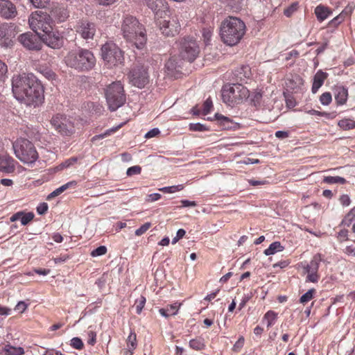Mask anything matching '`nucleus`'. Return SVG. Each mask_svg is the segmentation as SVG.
<instances>
[{"label":"nucleus","mask_w":355,"mask_h":355,"mask_svg":"<svg viewBox=\"0 0 355 355\" xmlns=\"http://www.w3.org/2000/svg\"><path fill=\"white\" fill-rule=\"evenodd\" d=\"M12 91L15 98L27 105L37 106L44 100V88L33 73L15 75Z\"/></svg>","instance_id":"f257e3e1"},{"label":"nucleus","mask_w":355,"mask_h":355,"mask_svg":"<svg viewBox=\"0 0 355 355\" xmlns=\"http://www.w3.org/2000/svg\"><path fill=\"white\" fill-rule=\"evenodd\" d=\"M245 33V25L237 17H230L225 19L220 27V35L222 41L229 46L238 44Z\"/></svg>","instance_id":"f03ea898"},{"label":"nucleus","mask_w":355,"mask_h":355,"mask_svg":"<svg viewBox=\"0 0 355 355\" xmlns=\"http://www.w3.org/2000/svg\"><path fill=\"white\" fill-rule=\"evenodd\" d=\"M121 31L123 37L133 43L138 49H141L146 44V37L144 29L135 17L130 15L125 16L121 24Z\"/></svg>","instance_id":"7ed1b4c3"},{"label":"nucleus","mask_w":355,"mask_h":355,"mask_svg":"<svg viewBox=\"0 0 355 355\" xmlns=\"http://www.w3.org/2000/svg\"><path fill=\"white\" fill-rule=\"evenodd\" d=\"M67 66L79 71H89L96 64L94 54L87 49H78L68 53L64 58Z\"/></svg>","instance_id":"20e7f679"},{"label":"nucleus","mask_w":355,"mask_h":355,"mask_svg":"<svg viewBox=\"0 0 355 355\" xmlns=\"http://www.w3.org/2000/svg\"><path fill=\"white\" fill-rule=\"evenodd\" d=\"M250 93L247 87L241 84L225 85L221 90L223 103L234 106L249 97Z\"/></svg>","instance_id":"39448f33"},{"label":"nucleus","mask_w":355,"mask_h":355,"mask_svg":"<svg viewBox=\"0 0 355 355\" xmlns=\"http://www.w3.org/2000/svg\"><path fill=\"white\" fill-rule=\"evenodd\" d=\"M12 147L16 157L25 164H33L38 159L35 146L26 139H17Z\"/></svg>","instance_id":"423d86ee"},{"label":"nucleus","mask_w":355,"mask_h":355,"mask_svg":"<svg viewBox=\"0 0 355 355\" xmlns=\"http://www.w3.org/2000/svg\"><path fill=\"white\" fill-rule=\"evenodd\" d=\"M105 98L110 110L115 111L126 101L123 86L120 81L113 82L105 90Z\"/></svg>","instance_id":"0eeeda50"},{"label":"nucleus","mask_w":355,"mask_h":355,"mask_svg":"<svg viewBox=\"0 0 355 355\" xmlns=\"http://www.w3.org/2000/svg\"><path fill=\"white\" fill-rule=\"evenodd\" d=\"M101 55L109 67L117 66L123 62V53L114 43L107 42L103 45Z\"/></svg>","instance_id":"6e6552de"},{"label":"nucleus","mask_w":355,"mask_h":355,"mask_svg":"<svg viewBox=\"0 0 355 355\" xmlns=\"http://www.w3.org/2000/svg\"><path fill=\"white\" fill-rule=\"evenodd\" d=\"M28 23L31 28L37 35H40L39 31L43 33L50 31L52 27L51 16L41 10L33 12L28 19Z\"/></svg>","instance_id":"1a4fd4ad"},{"label":"nucleus","mask_w":355,"mask_h":355,"mask_svg":"<svg viewBox=\"0 0 355 355\" xmlns=\"http://www.w3.org/2000/svg\"><path fill=\"white\" fill-rule=\"evenodd\" d=\"M199 47L196 40L187 37L180 42V55L183 60L193 62L198 57Z\"/></svg>","instance_id":"9d476101"},{"label":"nucleus","mask_w":355,"mask_h":355,"mask_svg":"<svg viewBox=\"0 0 355 355\" xmlns=\"http://www.w3.org/2000/svg\"><path fill=\"white\" fill-rule=\"evenodd\" d=\"M128 76L131 84L140 89L148 83V73L144 67H135L130 71Z\"/></svg>","instance_id":"9b49d317"},{"label":"nucleus","mask_w":355,"mask_h":355,"mask_svg":"<svg viewBox=\"0 0 355 355\" xmlns=\"http://www.w3.org/2000/svg\"><path fill=\"white\" fill-rule=\"evenodd\" d=\"M51 124L55 130L64 136L69 135L73 131V126L71 122L63 115L57 114L53 116L51 120Z\"/></svg>","instance_id":"f8f14e48"},{"label":"nucleus","mask_w":355,"mask_h":355,"mask_svg":"<svg viewBox=\"0 0 355 355\" xmlns=\"http://www.w3.org/2000/svg\"><path fill=\"white\" fill-rule=\"evenodd\" d=\"M19 42L29 50H40L42 46V42L39 35L33 34L30 32L23 33L18 37Z\"/></svg>","instance_id":"ddd939ff"},{"label":"nucleus","mask_w":355,"mask_h":355,"mask_svg":"<svg viewBox=\"0 0 355 355\" xmlns=\"http://www.w3.org/2000/svg\"><path fill=\"white\" fill-rule=\"evenodd\" d=\"M49 31L43 33L40 36V40L52 49L60 48L63 44L62 37L58 31H53V27Z\"/></svg>","instance_id":"4468645a"},{"label":"nucleus","mask_w":355,"mask_h":355,"mask_svg":"<svg viewBox=\"0 0 355 355\" xmlns=\"http://www.w3.org/2000/svg\"><path fill=\"white\" fill-rule=\"evenodd\" d=\"M76 32L85 39H92L96 33V26L88 20H80L76 26Z\"/></svg>","instance_id":"2eb2a0df"},{"label":"nucleus","mask_w":355,"mask_h":355,"mask_svg":"<svg viewBox=\"0 0 355 355\" xmlns=\"http://www.w3.org/2000/svg\"><path fill=\"white\" fill-rule=\"evenodd\" d=\"M159 23L162 33L167 37H173L179 33L180 25L175 18L171 20H164Z\"/></svg>","instance_id":"dca6fc26"},{"label":"nucleus","mask_w":355,"mask_h":355,"mask_svg":"<svg viewBox=\"0 0 355 355\" xmlns=\"http://www.w3.org/2000/svg\"><path fill=\"white\" fill-rule=\"evenodd\" d=\"M14 29L9 24H3L0 26V46L8 47L12 44L14 37Z\"/></svg>","instance_id":"f3484780"},{"label":"nucleus","mask_w":355,"mask_h":355,"mask_svg":"<svg viewBox=\"0 0 355 355\" xmlns=\"http://www.w3.org/2000/svg\"><path fill=\"white\" fill-rule=\"evenodd\" d=\"M147 6L155 15L162 17L163 13L168 10L167 3L165 0H146Z\"/></svg>","instance_id":"a211bd4d"},{"label":"nucleus","mask_w":355,"mask_h":355,"mask_svg":"<svg viewBox=\"0 0 355 355\" xmlns=\"http://www.w3.org/2000/svg\"><path fill=\"white\" fill-rule=\"evenodd\" d=\"M0 14L6 19L12 18L15 17L17 14L16 8L12 2L6 0H1Z\"/></svg>","instance_id":"6ab92c4d"},{"label":"nucleus","mask_w":355,"mask_h":355,"mask_svg":"<svg viewBox=\"0 0 355 355\" xmlns=\"http://www.w3.org/2000/svg\"><path fill=\"white\" fill-rule=\"evenodd\" d=\"M335 101L338 105L345 104L348 97V90L343 86H336L334 89Z\"/></svg>","instance_id":"aec40b11"},{"label":"nucleus","mask_w":355,"mask_h":355,"mask_svg":"<svg viewBox=\"0 0 355 355\" xmlns=\"http://www.w3.org/2000/svg\"><path fill=\"white\" fill-rule=\"evenodd\" d=\"M33 212L18 211L14 214L10 218L11 222L20 220L21 225H26L34 218Z\"/></svg>","instance_id":"412c9836"},{"label":"nucleus","mask_w":355,"mask_h":355,"mask_svg":"<svg viewBox=\"0 0 355 355\" xmlns=\"http://www.w3.org/2000/svg\"><path fill=\"white\" fill-rule=\"evenodd\" d=\"M14 159L8 155H0V171L10 173L15 169Z\"/></svg>","instance_id":"4be33fe9"},{"label":"nucleus","mask_w":355,"mask_h":355,"mask_svg":"<svg viewBox=\"0 0 355 355\" xmlns=\"http://www.w3.org/2000/svg\"><path fill=\"white\" fill-rule=\"evenodd\" d=\"M327 73L319 70L313 76V81L312 85L311 91L315 94L319 88L323 85L325 79L327 78Z\"/></svg>","instance_id":"5701e85b"},{"label":"nucleus","mask_w":355,"mask_h":355,"mask_svg":"<svg viewBox=\"0 0 355 355\" xmlns=\"http://www.w3.org/2000/svg\"><path fill=\"white\" fill-rule=\"evenodd\" d=\"M322 258L320 254H316L313 256L309 264L304 267L306 272H318L320 262Z\"/></svg>","instance_id":"b1692460"},{"label":"nucleus","mask_w":355,"mask_h":355,"mask_svg":"<svg viewBox=\"0 0 355 355\" xmlns=\"http://www.w3.org/2000/svg\"><path fill=\"white\" fill-rule=\"evenodd\" d=\"M180 304L175 302L173 304L167 305L164 308L159 309V313L164 318H168L178 313Z\"/></svg>","instance_id":"393cba45"},{"label":"nucleus","mask_w":355,"mask_h":355,"mask_svg":"<svg viewBox=\"0 0 355 355\" xmlns=\"http://www.w3.org/2000/svg\"><path fill=\"white\" fill-rule=\"evenodd\" d=\"M315 14L318 20L322 21L331 14V11L324 6H318L315 9Z\"/></svg>","instance_id":"a878e982"},{"label":"nucleus","mask_w":355,"mask_h":355,"mask_svg":"<svg viewBox=\"0 0 355 355\" xmlns=\"http://www.w3.org/2000/svg\"><path fill=\"white\" fill-rule=\"evenodd\" d=\"M76 181H71V182H69L63 185H62L61 187H58V189H56L55 190H54L53 192H51L47 197V199L48 200H50L54 197H56L59 195H60L62 193H63L64 191H66L67 189L71 187H74L76 185Z\"/></svg>","instance_id":"bb28decb"},{"label":"nucleus","mask_w":355,"mask_h":355,"mask_svg":"<svg viewBox=\"0 0 355 355\" xmlns=\"http://www.w3.org/2000/svg\"><path fill=\"white\" fill-rule=\"evenodd\" d=\"M2 351L6 355H23L24 354V348L21 347H14L10 344L6 345L2 348Z\"/></svg>","instance_id":"cd10ccee"},{"label":"nucleus","mask_w":355,"mask_h":355,"mask_svg":"<svg viewBox=\"0 0 355 355\" xmlns=\"http://www.w3.org/2000/svg\"><path fill=\"white\" fill-rule=\"evenodd\" d=\"M284 248L282 245L279 241L272 243L269 247L264 250V254L266 256L274 254L276 252L283 251Z\"/></svg>","instance_id":"c85d7f7f"},{"label":"nucleus","mask_w":355,"mask_h":355,"mask_svg":"<svg viewBox=\"0 0 355 355\" xmlns=\"http://www.w3.org/2000/svg\"><path fill=\"white\" fill-rule=\"evenodd\" d=\"M277 319V313L273 311H268L263 318V322H266L267 327L272 326Z\"/></svg>","instance_id":"c756f323"},{"label":"nucleus","mask_w":355,"mask_h":355,"mask_svg":"<svg viewBox=\"0 0 355 355\" xmlns=\"http://www.w3.org/2000/svg\"><path fill=\"white\" fill-rule=\"evenodd\" d=\"M52 15L56 18L58 21H64L69 17L68 12L64 8H56L52 10Z\"/></svg>","instance_id":"7c9ffc66"},{"label":"nucleus","mask_w":355,"mask_h":355,"mask_svg":"<svg viewBox=\"0 0 355 355\" xmlns=\"http://www.w3.org/2000/svg\"><path fill=\"white\" fill-rule=\"evenodd\" d=\"M338 125L343 130H348L355 128V121L350 119H343L338 121Z\"/></svg>","instance_id":"2f4dec72"},{"label":"nucleus","mask_w":355,"mask_h":355,"mask_svg":"<svg viewBox=\"0 0 355 355\" xmlns=\"http://www.w3.org/2000/svg\"><path fill=\"white\" fill-rule=\"evenodd\" d=\"M323 182L327 184H344L346 183V180L340 176H326L323 179Z\"/></svg>","instance_id":"473e14b6"},{"label":"nucleus","mask_w":355,"mask_h":355,"mask_svg":"<svg viewBox=\"0 0 355 355\" xmlns=\"http://www.w3.org/2000/svg\"><path fill=\"white\" fill-rule=\"evenodd\" d=\"M137 336L133 331L130 333L127 338V347L129 351H133L137 347Z\"/></svg>","instance_id":"72a5a7b5"},{"label":"nucleus","mask_w":355,"mask_h":355,"mask_svg":"<svg viewBox=\"0 0 355 355\" xmlns=\"http://www.w3.org/2000/svg\"><path fill=\"white\" fill-rule=\"evenodd\" d=\"M353 221H355V207H353L345 216L344 219L342 220V224L346 226H349Z\"/></svg>","instance_id":"f704fd0d"},{"label":"nucleus","mask_w":355,"mask_h":355,"mask_svg":"<svg viewBox=\"0 0 355 355\" xmlns=\"http://www.w3.org/2000/svg\"><path fill=\"white\" fill-rule=\"evenodd\" d=\"M189 346L193 349L201 350L205 347V344L202 338H196L189 341Z\"/></svg>","instance_id":"c9c22d12"},{"label":"nucleus","mask_w":355,"mask_h":355,"mask_svg":"<svg viewBox=\"0 0 355 355\" xmlns=\"http://www.w3.org/2000/svg\"><path fill=\"white\" fill-rule=\"evenodd\" d=\"M227 5L233 11L239 10L243 6V0H225Z\"/></svg>","instance_id":"e433bc0d"},{"label":"nucleus","mask_w":355,"mask_h":355,"mask_svg":"<svg viewBox=\"0 0 355 355\" xmlns=\"http://www.w3.org/2000/svg\"><path fill=\"white\" fill-rule=\"evenodd\" d=\"M184 189L183 184H178L171 187H164L159 189V191L166 193H173L176 191H182Z\"/></svg>","instance_id":"4c0bfd02"},{"label":"nucleus","mask_w":355,"mask_h":355,"mask_svg":"<svg viewBox=\"0 0 355 355\" xmlns=\"http://www.w3.org/2000/svg\"><path fill=\"white\" fill-rule=\"evenodd\" d=\"M146 304V297L144 296H140L139 298L137 299L135 303V306L136 309V312L137 314H140L142 311V309Z\"/></svg>","instance_id":"58836bf2"},{"label":"nucleus","mask_w":355,"mask_h":355,"mask_svg":"<svg viewBox=\"0 0 355 355\" xmlns=\"http://www.w3.org/2000/svg\"><path fill=\"white\" fill-rule=\"evenodd\" d=\"M315 290L314 288L309 290L307 292H306L301 296L300 302L302 304L308 302L313 297V294L315 293Z\"/></svg>","instance_id":"ea45409f"},{"label":"nucleus","mask_w":355,"mask_h":355,"mask_svg":"<svg viewBox=\"0 0 355 355\" xmlns=\"http://www.w3.org/2000/svg\"><path fill=\"white\" fill-rule=\"evenodd\" d=\"M70 345L76 349H82L84 347L82 340L78 337L73 338L70 341Z\"/></svg>","instance_id":"a19ab883"},{"label":"nucleus","mask_w":355,"mask_h":355,"mask_svg":"<svg viewBox=\"0 0 355 355\" xmlns=\"http://www.w3.org/2000/svg\"><path fill=\"white\" fill-rule=\"evenodd\" d=\"M87 344L94 346L96 343V333L93 330H88L87 331Z\"/></svg>","instance_id":"79ce46f5"},{"label":"nucleus","mask_w":355,"mask_h":355,"mask_svg":"<svg viewBox=\"0 0 355 355\" xmlns=\"http://www.w3.org/2000/svg\"><path fill=\"white\" fill-rule=\"evenodd\" d=\"M77 162V158L76 157H71L67 160H65L64 162H63L62 163H61L58 166V168L59 170H62L63 168H68L70 166L73 165V164H75L76 162Z\"/></svg>","instance_id":"37998d69"},{"label":"nucleus","mask_w":355,"mask_h":355,"mask_svg":"<svg viewBox=\"0 0 355 355\" xmlns=\"http://www.w3.org/2000/svg\"><path fill=\"white\" fill-rule=\"evenodd\" d=\"M30 3L35 8H45L50 2V0H29Z\"/></svg>","instance_id":"c03bdc74"},{"label":"nucleus","mask_w":355,"mask_h":355,"mask_svg":"<svg viewBox=\"0 0 355 355\" xmlns=\"http://www.w3.org/2000/svg\"><path fill=\"white\" fill-rule=\"evenodd\" d=\"M331 100V94L329 92H324L320 97V101L324 105H328Z\"/></svg>","instance_id":"a18cd8bd"},{"label":"nucleus","mask_w":355,"mask_h":355,"mask_svg":"<svg viewBox=\"0 0 355 355\" xmlns=\"http://www.w3.org/2000/svg\"><path fill=\"white\" fill-rule=\"evenodd\" d=\"M297 8L298 3H293L290 6L284 10V13L286 17H289L297 10Z\"/></svg>","instance_id":"49530a36"},{"label":"nucleus","mask_w":355,"mask_h":355,"mask_svg":"<svg viewBox=\"0 0 355 355\" xmlns=\"http://www.w3.org/2000/svg\"><path fill=\"white\" fill-rule=\"evenodd\" d=\"M107 252V248L104 245H101L92 251L91 255L94 257L104 255Z\"/></svg>","instance_id":"de8ad7c7"},{"label":"nucleus","mask_w":355,"mask_h":355,"mask_svg":"<svg viewBox=\"0 0 355 355\" xmlns=\"http://www.w3.org/2000/svg\"><path fill=\"white\" fill-rule=\"evenodd\" d=\"M151 227V223L149 222H147L142 225L139 228L135 230V235L136 236H141L144 234L150 227Z\"/></svg>","instance_id":"09e8293b"},{"label":"nucleus","mask_w":355,"mask_h":355,"mask_svg":"<svg viewBox=\"0 0 355 355\" xmlns=\"http://www.w3.org/2000/svg\"><path fill=\"white\" fill-rule=\"evenodd\" d=\"M189 129L192 131L203 132L207 130V128L205 125L200 123H190Z\"/></svg>","instance_id":"8fccbe9b"},{"label":"nucleus","mask_w":355,"mask_h":355,"mask_svg":"<svg viewBox=\"0 0 355 355\" xmlns=\"http://www.w3.org/2000/svg\"><path fill=\"white\" fill-rule=\"evenodd\" d=\"M213 106L212 101L210 98H208L203 104L202 112L203 114L206 115L210 112V110Z\"/></svg>","instance_id":"3c124183"},{"label":"nucleus","mask_w":355,"mask_h":355,"mask_svg":"<svg viewBox=\"0 0 355 355\" xmlns=\"http://www.w3.org/2000/svg\"><path fill=\"white\" fill-rule=\"evenodd\" d=\"M122 124L119 125V126L113 128H110L109 130H107L103 134H101L98 135H96L93 137V140H96L97 139H103L105 137L110 135L112 132H115L116 130H118L120 127H121Z\"/></svg>","instance_id":"603ef678"},{"label":"nucleus","mask_w":355,"mask_h":355,"mask_svg":"<svg viewBox=\"0 0 355 355\" xmlns=\"http://www.w3.org/2000/svg\"><path fill=\"white\" fill-rule=\"evenodd\" d=\"M141 168L139 166H133L128 168L126 174L128 176L140 174Z\"/></svg>","instance_id":"864d4df0"},{"label":"nucleus","mask_w":355,"mask_h":355,"mask_svg":"<svg viewBox=\"0 0 355 355\" xmlns=\"http://www.w3.org/2000/svg\"><path fill=\"white\" fill-rule=\"evenodd\" d=\"M165 66L168 70H174L176 69L178 67H179L174 58L168 59V61L166 62Z\"/></svg>","instance_id":"5fc2aeb1"},{"label":"nucleus","mask_w":355,"mask_h":355,"mask_svg":"<svg viewBox=\"0 0 355 355\" xmlns=\"http://www.w3.org/2000/svg\"><path fill=\"white\" fill-rule=\"evenodd\" d=\"M212 35V28H204L202 31V36L204 37L205 43L207 44L211 40Z\"/></svg>","instance_id":"6e6d98bb"},{"label":"nucleus","mask_w":355,"mask_h":355,"mask_svg":"<svg viewBox=\"0 0 355 355\" xmlns=\"http://www.w3.org/2000/svg\"><path fill=\"white\" fill-rule=\"evenodd\" d=\"M339 201L340 204L344 207H347L351 203L350 198L347 194H343L340 196Z\"/></svg>","instance_id":"4d7b16f0"},{"label":"nucleus","mask_w":355,"mask_h":355,"mask_svg":"<svg viewBox=\"0 0 355 355\" xmlns=\"http://www.w3.org/2000/svg\"><path fill=\"white\" fill-rule=\"evenodd\" d=\"M306 282H310L313 283L318 282L319 279V275L318 272H306Z\"/></svg>","instance_id":"13d9d810"},{"label":"nucleus","mask_w":355,"mask_h":355,"mask_svg":"<svg viewBox=\"0 0 355 355\" xmlns=\"http://www.w3.org/2000/svg\"><path fill=\"white\" fill-rule=\"evenodd\" d=\"M186 234L183 229H179L177 231L176 236L172 239V244H175L180 239H182Z\"/></svg>","instance_id":"bf43d9fd"},{"label":"nucleus","mask_w":355,"mask_h":355,"mask_svg":"<svg viewBox=\"0 0 355 355\" xmlns=\"http://www.w3.org/2000/svg\"><path fill=\"white\" fill-rule=\"evenodd\" d=\"M160 133V130L157 128H155L147 132L144 136L146 139L153 138Z\"/></svg>","instance_id":"052dcab7"},{"label":"nucleus","mask_w":355,"mask_h":355,"mask_svg":"<svg viewBox=\"0 0 355 355\" xmlns=\"http://www.w3.org/2000/svg\"><path fill=\"white\" fill-rule=\"evenodd\" d=\"M48 210V205L46 202L40 203L37 207V212L40 215L44 214Z\"/></svg>","instance_id":"680f3d73"},{"label":"nucleus","mask_w":355,"mask_h":355,"mask_svg":"<svg viewBox=\"0 0 355 355\" xmlns=\"http://www.w3.org/2000/svg\"><path fill=\"white\" fill-rule=\"evenodd\" d=\"M244 341H245L244 338L243 336H241L238 339V340L236 342V343L234 345L233 349L234 351L240 350L244 345Z\"/></svg>","instance_id":"e2e57ef3"},{"label":"nucleus","mask_w":355,"mask_h":355,"mask_svg":"<svg viewBox=\"0 0 355 355\" xmlns=\"http://www.w3.org/2000/svg\"><path fill=\"white\" fill-rule=\"evenodd\" d=\"M28 305L23 301L19 302L15 309L20 313H24L27 309Z\"/></svg>","instance_id":"0e129e2a"},{"label":"nucleus","mask_w":355,"mask_h":355,"mask_svg":"<svg viewBox=\"0 0 355 355\" xmlns=\"http://www.w3.org/2000/svg\"><path fill=\"white\" fill-rule=\"evenodd\" d=\"M338 239L340 241L343 242L348 239V231L347 230H342L338 232Z\"/></svg>","instance_id":"69168bd1"},{"label":"nucleus","mask_w":355,"mask_h":355,"mask_svg":"<svg viewBox=\"0 0 355 355\" xmlns=\"http://www.w3.org/2000/svg\"><path fill=\"white\" fill-rule=\"evenodd\" d=\"M8 71L6 64L0 60V80H1Z\"/></svg>","instance_id":"338daca9"},{"label":"nucleus","mask_w":355,"mask_h":355,"mask_svg":"<svg viewBox=\"0 0 355 355\" xmlns=\"http://www.w3.org/2000/svg\"><path fill=\"white\" fill-rule=\"evenodd\" d=\"M262 98V94L260 92H255L252 98V101L254 105H257L260 103V101Z\"/></svg>","instance_id":"774afa93"}]
</instances>
